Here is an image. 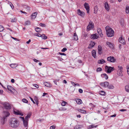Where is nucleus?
<instances>
[{"instance_id":"nucleus-1","label":"nucleus","mask_w":129,"mask_h":129,"mask_svg":"<svg viewBox=\"0 0 129 129\" xmlns=\"http://www.w3.org/2000/svg\"><path fill=\"white\" fill-rule=\"evenodd\" d=\"M19 122L17 119L14 118H11L9 121V124L12 127L15 128L17 127L19 125Z\"/></svg>"},{"instance_id":"nucleus-2","label":"nucleus","mask_w":129,"mask_h":129,"mask_svg":"<svg viewBox=\"0 0 129 129\" xmlns=\"http://www.w3.org/2000/svg\"><path fill=\"white\" fill-rule=\"evenodd\" d=\"M105 29L106 32V35L108 37H111L114 36V31L112 28L107 26L106 27Z\"/></svg>"},{"instance_id":"nucleus-3","label":"nucleus","mask_w":129,"mask_h":129,"mask_svg":"<svg viewBox=\"0 0 129 129\" xmlns=\"http://www.w3.org/2000/svg\"><path fill=\"white\" fill-rule=\"evenodd\" d=\"M3 117H1V121L2 123L4 124L5 121L7 120V117L10 115V113L7 111H4L3 113Z\"/></svg>"},{"instance_id":"nucleus-4","label":"nucleus","mask_w":129,"mask_h":129,"mask_svg":"<svg viewBox=\"0 0 129 129\" xmlns=\"http://www.w3.org/2000/svg\"><path fill=\"white\" fill-rule=\"evenodd\" d=\"M101 85L102 86L104 87H107L109 89H113L114 88V86L111 84H109L108 82H107L104 83H101Z\"/></svg>"},{"instance_id":"nucleus-5","label":"nucleus","mask_w":129,"mask_h":129,"mask_svg":"<svg viewBox=\"0 0 129 129\" xmlns=\"http://www.w3.org/2000/svg\"><path fill=\"white\" fill-rule=\"evenodd\" d=\"M105 69L107 71V72L108 73H110L112 71L114 70V68L113 67H108L107 66H105Z\"/></svg>"},{"instance_id":"nucleus-6","label":"nucleus","mask_w":129,"mask_h":129,"mask_svg":"<svg viewBox=\"0 0 129 129\" xmlns=\"http://www.w3.org/2000/svg\"><path fill=\"white\" fill-rule=\"evenodd\" d=\"M94 24L91 21L89 22L88 26H87V31H88L92 29L93 28Z\"/></svg>"},{"instance_id":"nucleus-7","label":"nucleus","mask_w":129,"mask_h":129,"mask_svg":"<svg viewBox=\"0 0 129 129\" xmlns=\"http://www.w3.org/2000/svg\"><path fill=\"white\" fill-rule=\"evenodd\" d=\"M107 60L110 62H114L116 61V59L113 56H110L107 58Z\"/></svg>"},{"instance_id":"nucleus-8","label":"nucleus","mask_w":129,"mask_h":129,"mask_svg":"<svg viewBox=\"0 0 129 129\" xmlns=\"http://www.w3.org/2000/svg\"><path fill=\"white\" fill-rule=\"evenodd\" d=\"M4 108L6 109H10L11 108L10 104L8 103L5 102L3 104Z\"/></svg>"},{"instance_id":"nucleus-9","label":"nucleus","mask_w":129,"mask_h":129,"mask_svg":"<svg viewBox=\"0 0 129 129\" xmlns=\"http://www.w3.org/2000/svg\"><path fill=\"white\" fill-rule=\"evenodd\" d=\"M20 118H21L22 119L24 126L25 127L28 126V120H26L24 119V118L23 117H20Z\"/></svg>"},{"instance_id":"nucleus-10","label":"nucleus","mask_w":129,"mask_h":129,"mask_svg":"<svg viewBox=\"0 0 129 129\" xmlns=\"http://www.w3.org/2000/svg\"><path fill=\"white\" fill-rule=\"evenodd\" d=\"M7 88L8 90L12 93H13V92L15 91V89L10 86L8 85Z\"/></svg>"},{"instance_id":"nucleus-11","label":"nucleus","mask_w":129,"mask_h":129,"mask_svg":"<svg viewBox=\"0 0 129 129\" xmlns=\"http://www.w3.org/2000/svg\"><path fill=\"white\" fill-rule=\"evenodd\" d=\"M77 13L78 15L82 17H84L85 15V13L81 11L79 9L78 10Z\"/></svg>"},{"instance_id":"nucleus-12","label":"nucleus","mask_w":129,"mask_h":129,"mask_svg":"<svg viewBox=\"0 0 129 129\" xmlns=\"http://www.w3.org/2000/svg\"><path fill=\"white\" fill-rule=\"evenodd\" d=\"M84 6L87 11V13H88L89 11V6L88 4L86 3H85L84 4Z\"/></svg>"},{"instance_id":"nucleus-13","label":"nucleus","mask_w":129,"mask_h":129,"mask_svg":"<svg viewBox=\"0 0 129 129\" xmlns=\"http://www.w3.org/2000/svg\"><path fill=\"white\" fill-rule=\"evenodd\" d=\"M97 35V34L92 35L90 38L91 39H97L98 38V36Z\"/></svg>"},{"instance_id":"nucleus-14","label":"nucleus","mask_w":129,"mask_h":129,"mask_svg":"<svg viewBox=\"0 0 129 129\" xmlns=\"http://www.w3.org/2000/svg\"><path fill=\"white\" fill-rule=\"evenodd\" d=\"M14 113L16 115H20L21 116H23V114L21 113L19 111L17 110L16 111H14Z\"/></svg>"},{"instance_id":"nucleus-15","label":"nucleus","mask_w":129,"mask_h":129,"mask_svg":"<svg viewBox=\"0 0 129 129\" xmlns=\"http://www.w3.org/2000/svg\"><path fill=\"white\" fill-rule=\"evenodd\" d=\"M105 8L107 11H109L110 9L109 7L107 2H106L105 3Z\"/></svg>"},{"instance_id":"nucleus-16","label":"nucleus","mask_w":129,"mask_h":129,"mask_svg":"<svg viewBox=\"0 0 129 129\" xmlns=\"http://www.w3.org/2000/svg\"><path fill=\"white\" fill-rule=\"evenodd\" d=\"M119 41L120 43L123 44H124L125 43V41L122 38V37L119 39Z\"/></svg>"},{"instance_id":"nucleus-17","label":"nucleus","mask_w":129,"mask_h":129,"mask_svg":"<svg viewBox=\"0 0 129 129\" xmlns=\"http://www.w3.org/2000/svg\"><path fill=\"white\" fill-rule=\"evenodd\" d=\"M97 32L99 34L100 36L101 37H103V34L102 33V30L100 28H98L97 30Z\"/></svg>"},{"instance_id":"nucleus-18","label":"nucleus","mask_w":129,"mask_h":129,"mask_svg":"<svg viewBox=\"0 0 129 129\" xmlns=\"http://www.w3.org/2000/svg\"><path fill=\"white\" fill-rule=\"evenodd\" d=\"M37 14L38 13L37 12H35L33 13L31 16V19H34L36 17Z\"/></svg>"},{"instance_id":"nucleus-19","label":"nucleus","mask_w":129,"mask_h":129,"mask_svg":"<svg viewBox=\"0 0 129 129\" xmlns=\"http://www.w3.org/2000/svg\"><path fill=\"white\" fill-rule=\"evenodd\" d=\"M98 53L99 55H101L102 53V47L101 46L99 45L98 47Z\"/></svg>"},{"instance_id":"nucleus-20","label":"nucleus","mask_w":129,"mask_h":129,"mask_svg":"<svg viewBox=\"0 0 129 129\" xmlns=\"http://www.w3.org/2000/svg\"><path fill=\"white\" fill-rule=\"evenodd\" d=\"M106 44L110 48H113L114 47L113 44L110 42H106Z\"/></svg>"},{"instance_id":"nucleus-21","label":"nucleus","mask_w":129,"mask_h":129,"mask_svg":"<svg viewBox=\"0 0 129 129\" xmlns=\"http://www.w3.org/2000/svg\"><path fill=\"white\" fill-rule=\"evenodd\" d=\"M120 22L122 27H123L124 25V19L121 18L120 21Z\"/></svg>"},{"instance_id":"nucleus-22","label":"nucleus","mask_w":129,"mask_h":129,"mask_svg":"<svg viewBox=\"0 0 129 129\" xmlns=\"http://www.w3.org/2000/svg\"><path fill=\"white\" fill-rule=\"evenodd\" d=\"M101 76L103 78H105L106 79H107L108 78V77L106 74H103L101 75Z\"/></svg>"},{"instance_id":"nucleus-23","label":"nucleus","mask_w":129,"mask_h":129,"mask_svg":"<svg viewBox=\"0 0 129 129\" xmlns=\"http://www.w3.org/2000/svg\"><path fill=\"white\" fill-rule=\"evenodd\" d=\"M74 39V40L77 41L78 39V36L76 33L74 34V35L73 36Z\"/></svg>"},{"instance_id":"nucleus-24","label":"nucleus","mask_w":129,"mask_h":129,"mask_svg":"<svg viewBox=\"0 0 129 129\" xmlns=\"http://www.w3.org/2000/svg\"><path fill=\"white\" fill-rule=\"evenodd\" d=\"M96 52L95 51L93 50L92 51V56H93L94 58H95L96 57Z\"/></svg>"},{"instance_id":"nucleus-25","label":"nucleus","mask_w":129,"mask_h":129,"mask_svg":"<svg viewBox=\"0 0 129 129\" xmlns=\"http://www.w3.org/2000/svg\"><path fill=\"white\" fill-rule=\"evenodd\" d=\"M44 84L45 86L48 87H50L51 86V84L46 82H44Z\"/></svg>"},{"instance_id":"nucleus-26","label":"nucleus","mask_w":129,"mask_h":129,"mask_svg":"<svg viewBox=\"0 0 129 129\" xmlns=\"http://www.w3.org/2000/svg\"><path fill=\"white\" fill-rule=\"evenodd\" d=\"M23 7L24 8L28 10L29 11L30 10V7L27 5H23Z\"/></svg>"},{"instance_id":"nucleus-27","label":"nucleus","mask_w":129,"mask_h":129,"mask_svg":"<svg viewBox=\"0 0 129 129\" xmlns=\"http://www.w3.org/2000/svg\"><path fill=\"white\" fill-rule=\"evenodd\" d=\"M78 111L82 113L86 114V111L85 110H82L81 109H78Z\"/></svg>"},{"instance_id":"nucleus-28","label":"nucleus","mask_w":129,"mask_h":129,"mask_svg":"<svg viewBox=\"0 0 129 129\" xmlns=\"http://www.w3.org/2000/svg\"><path fill=\"white\" fill-rule=\"evenodd\" d=\"M105 62V60L103 59L99 60L98 61V63L99 64H103Z\"/></svg>"},{"instance_id":"nucleus-29","label":"nucleus","mask_w":129,"mask_h":129,"mask_svg":"<svg viewBox=\"0 0 129 129\" xmlns=\"http://www.w3.org/2000/svg\"><path fill=\"white\" fill-rule=\"evenodd\" d=\"M10 66L12 68H14L17 67L18 66V65L16 64H10Z\"/></svg>"},{"instance_id":"nucleus-30","label":"nucleus","mask_w":129,"mask_h":129,"mask_svg":"<svg viewBox=\"0 0 129 129\" xmlns=\"http://www.w3.org/2000/svg\"><path fill=\"white\" fill-rule=\"evenodd\" d=\"M117 74L119 76H122V70H118L117 71Z\"/></svg>"},{"instance_id":"nucleus-31","label":"nucleus","mask_w":129,"mask_h":129,"mask_svg":"<svg viewBox=\"0 0 129 129\" xmlns=\"http://www.w3.org/2000/svg\"><path fill=\"white\" fill-rule=\"evenodd\" d=\"M76 102L78 104H81L82 102L81 99H78L76 100Z\"/></svg>"},{"instance_id":"nucleus-32","label":"nucleus","mask_w":129,"mask_h":129,"mask_svg":"<svg viewBox=\"0 0 129 129\" xmlns=\"http://www.w3.org/2000/svg\"><path fill=\"white\" fill-rule=\"evenodd\" d=\"M31 116V114H28L25 117V119H24L26 120H28V119Z\"/></svg>"},{"instance_id":"nucleus-33","label":"nucleus","mask_w":129,"mask_h":129,"mask_svg":"<svg viewBox=\"0 0 129 129\" xmlns=\"http://www.w3.org/2000/svg\"><path fill=\"white\" fill-rule=\"evenodd\" d=\"M126 91L127 92H129V85H126L125 87Z\"/></svg>"},{"instance_id":"nucleus-34","label":"nucleus","mask_w":129,"mask_h":129,"mask_svg":"<svg viewBox=\"0 0 129 129\" xmlns=\"http://www.w3.org/2000/svg\"><path fill=\"white\" fill-rule=\"evenodd\" d=\"M35 30L37 32H39L41 31V29L39 27H37L35 28Z\"/></svg>"},{"instance_id":"nucleus-35","label":"nucleus","mask_w":129,"mask_h":129,"mask_svg":"<svg viewBox=\"0 0 129 129\" xmlns=\"http://www.w3.org/2000/svg\"><path fill=\"white\" fill-rule=\"evenodd\" d=\"M97 125L94 126V125L92 124L89 126L88 128V129H91L92 128H93L94 127H96L97 126Z\"/></svg>"},{"instance_id":"nucleus-36","label":"nucleus","mask_w":129,"mask_h":129,"mask_svg":"<svg viewBox=\"0 0 129 129\" xmlns=\"http://www.w3.org/2000/svg\"><path fill=\"white\" fill-rule=\"evenodd\" d=\"M99 94L101 95H104L105 92L103 91H100Z\"/></svg>"},{"instance_id":"nucleus-37","label":"nucleus","mask_w":129,"mask_h":129,"mask_svg":"<svg viewBox=\"0 0 129 129\" xmlns=\"http://www.w3.org/2000/svg\"><path fill=\"white\" fill-rule=\"evenodd\" d=\"M25 23L26 25H28L30 24V22L29 20L25 22Z\"/></svg>"},{"instance_id":"nucleus-38","label":"nucleus","mask_w":129,"mask_h":129,"mask_svg":"<svg viewBox=\"0 0 129 129\" xmlns=\"http://www.w3.org/2000/svg\"><path fill=\"white\" fill-rule=\"evenodd\" d=\"M41 37H42V38L44 39H46L47 38L46 36H45V35L44 34H43L41 35Z\"/></svg>"},{"instance_id":"nucleus-39","label":"nucleus","mask_w":129,"mask_h":129,"mask_svg":"<svg viewBox=\"0 0 129 129\" xmlns=\"http://www.w3.org/2000/svg\"><path fill=\"white\" fill-rule=\"evenodd\" d=\"M4 29V28L2 25H0V31H2Z\"/></svg>"},{"instance_id":"nucleus-40","label":"nucleus","mask_w":129,"mask_h":129,"mask_svg":"<svg viewBox=\"0 0 129 129\" xmlns=\"http://www.w3.org/2000/svg\"><path fill=\"white\" fill-rule=\"evenodd\" d=\"M22 101L23 102L25 103H27L28 102L27 100L25 99H22Z\"/></svg>"},{"instance_id":"nucleus-41","label":"nucleus","mask_w":129,"mask_h":129,"mask_svg":"<svg viewBox=\"0 0 129 129\" xmlns=\"http://www.w3.org/2000/svg\"><path fill=\"white\" fill-rule=\"evenodd\" d=\"M59 109L60 110H67L66 108L63 107L60 108Z\"/></svg>"},{"instance_id":"nucleus-42","label":"nucleus","mask_w":129,"mask_h":129,"mask_svg":"<svg viewBox=\"0 0 129 129\" xmlns=\"http://www.w3.org/2000/svg\"><path fill=\"white\" fill-rule=\"evenodd\" d=\"M126 68L127 69V72L129 75V65H127L126 66Z\"/></svg>"},{"instance_id":"nucleus-43","label":"nucleus","mask_w":129,"mask_h":129,"mask_svg":"<svg viewBox=\"0 0 129 129\" xmlns=\"http://www.w3.org/2000/svg\"><path fill=\"white\" fill-rule=\"evenodd\" d=\"M102 71V69L101 68H98L97 69L96 71L97 72L101 71Z\"/></svg>"},{"instance_id":"nucleus-44","label":"nucleus","mask_w":129,"mask_h":129,"mask_svg":"<svg viewBox=\"0 0 129 129\" xmlns=\"http://www.w3.org/2000/svg\"><path fill=\"white\" fill-rule=\"evenodd\" d=\"M67 50V49L66 48H63L61 50V51L62 52H65Z\"/></svg>"},{"instance_id":"nucleus-45","label":"nucleus","mask_w":129,"mask_h":129,"mask_svg":"<svg viewBox=\"0 0 129 129\" xmlns=\"http://www.w3.org/2000/svg\"><path fill=\"white\" fill-rule=\"evenodd\" d=\"M66 103H67L66 102H65L63 101V102H62L61 105L62 106H64L65 105Z\"/></svg>"},{"instance_id":"nucleus-46","label":"nucleus","mask_w":129,"mask_h":129,"mask_svg":"<svg viewBox=\"0 0 129 129\" xmlns=\"http://www.w3.org/2000/svg\"><path fill=\"white\" fill-rule=\"evenodd\" d=\"M9 4L10 6V7H11V8L12 9H13L14 8V6L12 4L11 2H10L9 3Z\"/></svg>"},{"instance_id":"nucleus-47","label":"nucleus","mask_w":129,"mask_h":129,"mask_svg":"<svg viewBox=\"0 0 129 129\" xmlns=\"http://www.w3.org/2000/svg\"><path fill=\"white\" fill-rule=\"evenodd\" d=\"M16 21V19L15 18L13 19H12L11 20V22H15Z\"/></svg>"},{"instance_id":"nucleus-48","label":"nucleus","mask_w":129,"mask_h":129,"mask_svg":"<svg viewBox=\"0 0 129 129\" xmlns=\"http://www.w3.org/2000/svg\"><path fill=\"white\" fill-rule=\"evenodd\" d=\"M118 70H122L123 69V68L122 67H121L119 66H118Z\"/></svg>"},{"instance_id":"nucleus-49","label":"nucleus","mask_w":129,"mask_h":129,"mask_svg":"<svg viewBox=\"0 0 129 129\" xmlns=\"http://www.w3.org/2000/svg\"><path fill=\"white\" fill-rule=\"evenodd\" d=\"M40 25L42 26L45 27L46 26V25L45 24L42 23H40Z\"/></svg>"},{"instance_id":"nucleus-50","label":"nucleus","mask_w":129,"mask_h":129,"mask_svg":"<svg viewBox=\"0 0 129 129\" xmlns=\"http://www.w3.org/2000/svg\"><path fill=\"white\" fill-rule=\"evenodd\" d=\"M90 44H91L92 46V47H93L95 44V43L94 42H92Z\"/></svg>"},{"instance_id":"nucleus-51","label":"nucleus","mask_w":129,"mask_h":129,"mask_svg":"<svg viewBox=\"0 0 129 129\" xmlns=\"http://www.w3.org/2000/svg\"><path fill=\"white\" fill-rule=\"evenodd\" d=\"M41 35L39 33H37L36 34V36H37L38 37H41Z\"/></svg>"},{"instance_id":"nucleus-52","label":"nucleus","mask_w":129,"mask_h":129,"mask_svg":"<svg viewBox=\"0 0 129 129\" xmlns=\"http://www.w3.org/2000/svg\"><path fill=\"white\" fill-rule=\"evenodd\" d=\"M79 92L80 93H82L83 92V90L81 89H79Z\"/></svg>"},{"instance_id":"nucleus-53","label":"nucleus","mask_w":129,"mask_h":129,"mask_svg":"<svg viewBox=\"0 0 129 129\" xmlns=\"http://www.w3.org/2000/svg\"><path fill=\"white\" fill-rule=\"evenodd\" d=\"M29 98H30V99L33 102V103L34 104H36V103L33 100V99L31 98L30 97H29Z\"/></svg>"},{"instance_id":"nucleus-54","label":"nucleus","mask_w":129,"mask_h":129,"mask_svg":"<svg viewBox=\"0 0 129 129\" xmlns=\"http://www.w3.org/2000/svg\"><path fill=\"white\" fill-rule=\"evenodd\" d=\"M59 54L60 55H65V56H66V54L64 53H61L60 52H59Z\"/></svg>"},{"instance_id":"nucleus-55","label":"nucleus","mask_w":129,"mask_h":129,"mask_svg":"<svg viewBox=\"0 0 129 129\" xmlns=\"http://www.w3.org/2000/svg\"><path fill=\"white\" fill-rule=\"evenodd\" d=\"M55 128V126H51L50 127V129H54Z\"/></svg>"},{"instance_id":"nucleus-56","label":"nucleus","mask_w":129,"mask_h":129,"mask_svg":"<svg viewBox=\"0 0 129 129\" xmlns=\"http://www.w3.org/2000/svg\"><path fill=\"white\" fill-rule=\"evenodd\" d=\"M33 60L35 62H38L39 61V60L36 59H33Z\"/></svg>"},{"instance_id":"nucleus-57","label":"nucleus","mask_w":129,"mask_h":129,"mask_svg":"<svg viewBox=\"0 0 129 129\" xmlns=\"http://www.w3.org/2000/svg\"><path fill=\"white\" fill-rule=\"evenodd\" d=\"M92 47H92L91 45V44H89V45L88 48L90 49H91V48Z\"/></svg>"},{"instance_id":"nucleus-58","label":"nucleus","mask_w":129,"mask_h":129,"mask_svg":"<svg viewBox=\"0 0 129 129\" xmlns=\"http://www.w3.org/2000/svg\"><path fill=\"white\" fill-rule=\"evenodd\" d=\"M35 87H36L37 88H38L39 87V86L36 84H34L33 85Z\"/></svg>"},{"instance_id":"nucleus-59","label":"nucleus","mask_w":129,"mask_h":129,"mask_svg":"<svg viewBox=\"0 0 129 129\" xmlns=\"http://www.w3.org/2000/svg\"><path fill=\"white\" fill-rule=\"evenodd\" d=\"M31 42V40L30 39H29L28 41H27L26 42V43L27 44H29V43L30 42Z\"/></svg>"},{"instance_id":"nucleus-60","label":"nucleus","mask_w":129,"mask_h":129,"mask_svg":"<svg viewBox=\"0 0 129 129\" xmlns=\"http://www.w3.org/2000/svg\"><path fill=\"white\" fill-rule=\"evenodd\" d=\"M58 60L60 61H61L62 60H63V59L62 58H61L60 57H58Z\"/></svg>"},{"instance_id":"nucleus-61","label":"nucleus","mask_w":129,"mask_h":129,"mask_svg":"<svg viewBox=\"0 0 129 129\" xmlns=\"http://www.w3.org/2000/svg\"><path fill=\"white\" fill-rule=\"evenodd\" d=\"M126 109H120L119 110V111H120L123 112V111H126Z\"/></svg>"},{"instance_id":"nucleus-62","label":"nucleus","mask_w":129,"mask_h":129,"mask_svg":"<svg viewBox=\"0 0 129 129\" xmlns=\"http://www.w3.org/2000/svg\"><path fill=\"white\" fill-rule=\"evenodd\" d=\"M11 81L12 83H14V82L15 80L14 79H12L11 80Z\"/></svg>"},{"instance_id":"nucleus-63","label":"nucleus","mask_w":129,"mask_h":129,"mask_svg":"<svg viewBox=\"0 0 129 129\" xmlns=\"http://www.w3.org/2000/svg\"><path fill=\"white\" fill-rule=\"evenodd\" d=\"M90 105H91V106L92 107H95V106L93 105L91 103H90Z\"/></svg>"},{"instance_id":"nucleus-64","label":"nucleus","mask_w":129,"mask_h":129,"mask_svg":"<svg viewBox=\"0 0 129 129\" xmlns=\"http://www.w3.org/2000/svg\"><path fill=\"white\" fill-rule=\"evenodd\" d=\"M125 12L126 13L128 14L129 13V10H125Z\"/></svg>"}]
</instances>
